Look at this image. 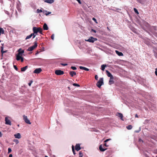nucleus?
<instances>
[{
    "label": "nucleus",
    "mask_w": 157,
    "mask_h": 157,
    "mask_svg": "<svg viewBox=\"0 0 157 157\" xmlns=\"http://www.w3.org/2000/svg\"><path fill=\"white\" fill-rule=\"evenodd\" d=\"M37 43L36 41H35L34 42V45L31 46L29 47L28 49L27 50L28 51H32L33 50H34L35 48L37 47Z\"/></svg>",
    "instance_id": "1"
},
{
    "label": "nucleus",
    "mask_w": 157,
    "mask_h": 157,
    "mask_svg": "<svg viewBox=\"0 0 157 157\" xmlns=\"http://www.w3.org/2000/svg\"><path fill=\"white\" fill-rule=\"evenodd\" d=\"M103 84V78H100L99 81L97 83V86L100 88L101 86Z\"/></svg>",
    "instance_id": "2"
},
{
    "label": "nucleus",
    "mask_w": 157,
    "mask_h": 157,
    "mask_svg": "<svg viewBox=\"0 0 157 157\" xmlns=\"http://www.w3.org/2000/svg\"><path fill=\"white\" fill-rule=\"evenodd\" d=\"M97 40V39L96 38H94L93 37H90L89 38L88 40H85L86 41H88L90 42L94 43L95 41Z\"/></svg>",
    "instance_id": "3"
},
{
    "label": "nucleus",
    "mask_w": 157,
    "mask_h": 157,
    "mask_svg": "<svg viewBox=\"0 0 157 157\" xmlns=\"http://www.w3.org/2000/svg\"><path fill=\"white\" fill-rule=\"evenodd\" d=\"M23 117V120L26 123L29 124H31V123L30 122V121L28 118L27 117V116H26L25 115H24Z\"/></svg>",
    "instance_id": "4"
},
{
    "label": "nucleus",
    "mask_w": 157,
    "mask_h": 157,
    "mask_svg": "<svg viewBox=\"0 0 157 157\" xmlns=\"http://www.w3.org/2000/svg\"><path fill=\"white\" fill-rule=\"evenodd\" d=\"M64 72L61 70H56L55 71V74L57 75H61L64 74Z\"/></svg>",
    "instance_id": "5"
},
{
    "label": "nucleus",
    "mask_w": 157,
    "mask_h": 157,
    "mask_svg": "<svg viewBox=\"0 0 157 157\" xmlns=\"http://www.w3.org/2000/svg\"><path fill=\"white\" fill-rule=\"evenodd\" d=\"M39 29H40V27L37 28L36 27H33V32L34 33H36V34L38 32V31H39Z\"/></svg>",
    "instance_id": "6"
},
{
    "label": "nucleus",
    "mask_w": 157,
    "mask_h": 157,
    "mask_svg": "<svg viewBox=\"0 0 157 157\" xmlns=\"http://www.w3.org/2000/svg\"><path fill=\"white\" fill-rule=\"evenodd\" d=\"M5 124H6L10 125H11V122L10 121V120H9L8 119V117H6L5 118Z\"/></svg>",
    "instance_id": "7"
},
{
    "label": "nucleus",
    "mask_w": 157,
    "mask_h": 157,
    "mask_svg": "<svg viewBox=\"0 0 157 157\" xmlns=\"http://www.w3.org/2000/svg\"><path fill=\"white\" fill-rule=\"evenodd\" d=\"M42 71L40 68H38L36 69L33 71V73L36 74H39Z\"/></svg>",
    "instance_id": "8"
},
{
    "label": "nucleus",
    "mask_w": 157,
    "mask_h": 157,
    "mask_svg": "<svg viewBox=\"0 0 157 157\" xmlns=\"http://www.w3.org/2000/svg\"><path fill=\"white\" fill-rule=\"evenodd\" d=\"M18 52V53L17 54L18 55L21 56L24 52V51L23 50H22L21 48L19 49Z\"/></svg>",
    "instance_id": "9"
},
{
    "label": "nucleus",
    "mask_w": 157,
    "mask_h": 157,
    "mask_svg": "<svg viewBox=\"0 0 157 157\" xmlns=\"http://www.w3.org/2000/svg\"><path fill=\"white\" fill-rule=\"evenodd\" d=\"M103 146L102 144H101L99 146V149L101 151H104L106 150H107V148H103Z\"/></svg>",
    "instance_id": "10"
},
{
    "label": "nucleus",
    "mask_w": 157,
    "mask_h": 157,
    "mask_svg": "<svg viewBox=\"0 0 157 157\" xmlns=\"http://www.w3.org/2000/svg\"><path fill=\"white\" fill-rule=\"evenodd\" d=\"M106 74L108 77H109L111 79L113 77L111 73L108 71L106 70Z\"/></svg>",
    "instance_id": "11"
},
{
    "label": "nucleus",
    "mask_w": 157,
    "mask_h": 157,
    "mask_svg": "<svg viewBox=\"0 0 157 157\" xmlns=\"http://www.w3.org/2000/svg\"><path fill=\"white\" fill-rule=\"evenodd\" d=\"M81 149V148L80 147V144H77L75 146V149L77 151H79Z\"/></svg>",
    "instance_id": "12"
},
{
    "label": "nucleus",
    "mask_w": 157,
    "mask_h": 157,
    "mask_svg": "<svg viewBox=\"0 0 157 157\" xmlns=\"http://www.w3.org/2000/svg\"><path fill=\"white\" fill-rule=\"evenodd\" d=\"M69 74L72 77H73L74 75H76V73L74 71H70Z\"/></svg>",
    "instance_id": "13"
},
{
    "label": "nucleus",
    "mask_w": 157,
    "mask_h": 157,
    "mask_svg": "<svg viewBox=\"0 0 157 157\" xmlns=\"http://www.w3.org/2000/svg\"><path fill=\"white\" fill-rule=\"evenodd\" d=\"M14 136L15 138L20 139L21 138V136L19 133H17L14 135Z\"/></svg>",
    "instance_id": "14"
},
{
    "label": "nucleus",
    "mask_w": 157,
    "mask_h": 157,
    "mask_svg": "<svg viewBox=\"0 0 157 157\" xmlns=\"http://www.w3.org/2000/svg\"><path fill=\"white\" fill-rule=\"evenodd\" d=\"M79 68L81 70H84L86 71H89V69L88 68L82 66H80Z\"/></svg>",
    "instance_id": "15"
},
{
    "label": "nucleus",
    "mask_w": 157,
    "mask_h": 157,
    "mask_svg": "<svg viewBox=\"0 0 157 157\" xmlns=\"http://www.w3.org/2000/svg\"><path fill=\"white\" fill-rule=\"evenodd\" d=\"M44 1L45 2L50 4L53 3L54 2L53 0H44Z\"/></svg>",
    "instance_id": "16"
},
{
    "label": "nucleus",
    "mask_w": 157,
    "mask_h": 157,
    "mask_svg": "<svg viewBox=\"0 0 157 157\" xmlns=\"http://www.w3.org/2000/svg\"><path fill=\"white\" fill-rule=\"evenodd\" d=\"M116 115H117V116H118V117H120L121 120H123V115L122 113H118Z\"/></svg>",
    "instance_id": "17"
},
{
    "label": "nucleus",
    "mask_w": 157,
    "mask_h": 157,
    "mask_svg": "<svg viewBox=\"0 0 157 157\" xmlns=\"http://www.w3.org/2000/svg\"><path fill=\"white\" fill-rule=\"evenodd\" d=\"M43 29L45 30H48V27L46 23H44V25Z\"/></svg>",
    "instance_id": "18"
},
{
    "label": "nucleus",
    "mask_w": 157,
    "mask_h": 157,
    "mask_svg": "<svg viewBox=\"0 0 157 157\" xmlns=\"http://www.w3.org/2000/svg\"><path fill=\"white\" fill-rule=\"evenodd\" d=\"M28 67V66H26L24 67H22L21 68V71H25L27 69Z\"/></svg>",
    "instance_id": "19"
},
{
    "label": "nucleus",
    "mask_w": 157,
    "mask_h": 157,
    "mask_svg": "<svg viewBox=\"0 0 157 157\" xmlns=\"http://www.w3.org/2000/svg\"><path fill=\"white\" fill-rule=\"evenodd\" d=\"M113 78L112 79L111 78H110V79L109 81V84L110 85H111V84H112L114 83V82L113 80Z\"/></svg>",
    "instance_id": "20"
},
{
    "label": "nucleus",
    "mask_w": 157,
    "mask_h": 157,
    "mask_svg": "<svg viewBox=\"0 0 157 157\" xmlns=\"http://www.w3.org/2000/svg\"><path fill=\"white\" fill-rule=\"evenodd\" d=\"M115 52L119 56H122L123 55V54L121 52H119L117 50H116Z\"/></svg>",
    "instance_id": "21"
},
{
    "label": "nucleus",
    "mask_w": 157,
    "mask_h": 157,
    "mask_svg": "<svg viewBox=\"0 0 157 157\" xmlns=\"http://www.w3.org/2000/svg\"><path fill=\"white\" fill-rule=\"evenodd\" d=\"M21 57H22L21 56L17 54L16 59L17 61H19L20 60V59H21Z\"/></svg>",
    "instance_id": "22"
},
{
    "label": "nucleus",
    "mask_w": 157,
    "mask_h": 157,
    "mask_svg": "<svg viewBox=\"0 0 157 157\" xmlns=\"http://www.w3.org/2000/svg\"><path fill=\"white\" fill-rule=\"evenodd\" d=\"M132 125H129L126 126V128L128 130H130L132 129Z\"/></svg>",
    "instance_id": "23"
},
{
    "label": "nucleus",
    "mask_w": 157,
    "mask_h": 157,
    "mask_svg": "<svg viewBox=\"0 0 157 157\" xmlns=\"http://www.w3.org/2000/svg\"><path fill=\"white\" fill-rule=\"evenodd\" d=\"M43 11L44 13H45V14L46 15H49L51 13V12H48L47 13L46 10H43Z\"/></svg>",
    "instance_id": "24"
},
{
    "label": "nucleus",
    "mask_w": 157,
    "mask_h": 157,
    "mask_svg": "<svg viewBox=\"0 0 157 157\" xmlns=\"http://www.w3.org/2000/svg\"><path fill=\"white\" fill-rule=\"evenodd\" d=\"M106 65L104 64L102 65L101 66V69L102 71H104L105 69V68L106 67Z\"/></svg>",
    "instance_id": "25"
},
{
    "label": "nucleus",
    "mask_w": 157,
    "mask_h": 157,
    "mask_svg": "<svg viewBox=\"0 0 157 157\" xmlns=\"http://www.w3.org/2000/svg\"><path fill=\"white\" fill-rule=\"evenodd\" d=\"M72 151L73 152L74 154V155L76 153H75V150L74 147V146H73V145H72Z\"/></svg>",
    "instance_id": "26"
},
{
    "label": "nucleus",
    "mask_w": 157,
    "mask_h": 157,
    "mask_svg": "<svg viewBox=\"0 0 157 157\" xmlns=\"http://www.w3.org/2000/svg\"><path fill=\"white\" fill-rule=\"evenodd\" d=\"M36 34V33H34V32L33 33H32L31 34V36H32H32H33V38H35V36H36V34Z\"/></svg>",
    "instance_id": "27"
},
{
    "label": "nucleus",
    "mask_w": 157,
    "mask_h": 157,
    "mask_svg": "<svg viewBox=\"0 0 157 157\" xmlns=\"http://www.w3.org/2000/svg\"><path fill=\"white\" fill-rule=\"evenodd\" d=\"M79 157H83V154L82 152L81 151H80L79 152Z\"/></svg>",
    "instance_id": "28"
},
{
    "label": "nucleus",
    "mask_w": 157,
    "mask_h": 157,
    "mask_svg": "<svg viewBox=\"0 0 157 157\" xmlns=\"http://www.w3.org/2000/svg\"><path fill=\"white\" fill-rule=\"evenodd\" d=\"M20 6H21V5L20 4H17V10H20V9H21Z\"/></svg>",
    "instance_id": "29"
},
{
    "label": "nucleus",
    "mask_w": 157,
    "mask_h": 157,
    "mask_svg": "<svg viewBox=\"0 0 157 157\" xmlns=\"http://www.w3.org/2000/svg\"><path fill=\"white\" fill-rule=\"evenodd\" d=\"M32 37V36H31V34H30V35L28 36H26L25 39L27 40L28 39H29L30 38H31Z\"/></svg>",
    "instance_id": "30"
},
{
    "label": "nucleus",
    "mask_w": 157,
    "mask_h": 157,
    "mask_svg": "<svg viewBox=\"0 0 157 157\" xmlns=\"http://www.w3.org/2000/svg\"><path fill=\"white\" fill-rule=\"evenodd\" d=\"M73 85L74 86H77L78 87L80 86V85L79 84H77V83H74L73 84Z\"/></svg>",
    "instance_id": "31"
},
{
    "label": "nucleus",
    "mask_w": 157,
    "mask_h": 157,
    "mask_svg": "<svg viewBox=\"0 0 157 157\" xmlns=\"http://www.w3.org/2000/svg\"><path fill=\"white\" fill-rule=\"evenodd\" d=\"M71 68L73 70H75L77 69L76 67L74 66H71Z\"/></svg>",
    "instance_id": "32"
},
{
    "label": "nucleus",
    "mask_w": 157,
    "mask_h": 157,
    "mask_svg": "<svg viewBox=\"0 0 157 157\" xmlns=\"http://www.w3.org/2000/svg\"><path fill=\"white\" fill-rule=\"evenodd\" d=\"M39 31H38L40 33L42 34V29L40 28V29L39 30Z\"/></svg>",
    "instance_id": "33"
},
{
    "label": "nucleus",
    "mask_w": 157,
    "mask_h": 157,
    "mask_svg": "<svg viewBox=\"0 0 157 157\" xmlns=\"http://www.w3.org/2000/svg\"><path fill=\"white\" fill-rule=\"evenodd\" d=\"M11 151H12L11 149L10 148H9L8 149V154L10 153V152H11Z\"/></svg>",
    "instance_id": "34"
},
{
    "label": "nucleus",
    "mask_w": 157,
    "mask_h": 157,
    "mask_svg": "<svg viewBox=\"0 0 157 157\" xmlns=\"http://www.w3.org/2000/svg\"><path fill=\"white\" fill-rule=\"evenodd\" d=\"M2 50H1V52H2V54L4 53H5V52H6V51H3V48H2Z\"/></svg>",
    "instance_id": "35"
},
{
    "label": "nucleus",
    "mask_w": 157,
    "mask_h": 157,
    "mask_svg": "<svg viewBox=\"0 0 157 157\" xmlns=\"http://www.w3.org/2000/svg\"><path fill=\"white\" fill-rule=\"evenodd\" d=\"M13 141L14 142H15L16 144H17L19 142L18 140L17 139L14 140Z\"/></svg>",
    "instance_id": "36"
},
{
    "label": "nucleus",
    "mask_w": 157,
    "mask_h": 157,
    "mask_svg": "<svg viewBox=\"0 0 157 157\" xmlns=\"http://www.w3.org/2000/svg\"><path fill=\"white\" fill-rule=\"evenodd\" d=\"M92 20L94 21V22L96 23H97V21L96 19L94 18H92Z\"/></svg>",
    "instance_id": "37"
},
{
    "label": "nucleus",
    "mask_w": 157,
    "mask_h": 157,
    "mask_svg": "<svg viewBox=\"0 0 157 157\" xmlns=\"http://www.w3.org/2000/svg\"><path fill=\"white\" fill-rule=\"evenodd\" d=\"M111 139H107L105 141H104V142L105 143H106L107 142H108V141L110 140Z\"/></svg>",
    "instance_id": "38"
},
{
    "label": "nucleus",
    "mask_w": 157,
    "mask_h": 157,
    "mask_svg": "<svg viewBox=\"0 0 157 157\" xmlns=\"http://www.w3.org/2000/svg\"><path fill=\"white\" fill-rule=\"evenodd\" d=\"M51 38L52 40H54V34H53L51 36Z\"/></svg>",
    "instance_id": "39"
},
{
    "label": "nucleus",
    "mask_w": 157,
    "mask_h": 157,
    "mask_svg": "<svg viewBox=\"0 0 157 157\" xmlns=\"http://www.w3.org/2000/svg\"><path fill=\"white\" fill-rule=\"evenodd\" d=\"M13 67H14V68L16 70V71H17L18 70V68H17V66L15 65H14L13 66Z\"/></svg>",
    "instance_id": "40"
},
{
    "label": "nucleus",
    "mask_w": 157,
    "mask_h": 157,
    "mask_svg": "<svg viewBox=\"0 0 157 157\" xmlns=\"http://www.w3.org/2000/svg\"><path fill=\"white\" fill-rule=\"evenodd\" d=\"M61 64L62 65V66H66L67 65V63H61Z\"/></svg>",
    "instance_id": "41"
},
{
    "label": "nucleus",
    "mask_w": 157,
    "mask_h": 157,
    "mask_svg": "<svg viewBox=\"0 0 157 157\" xmlns=\"http://www.w3.org/2000/svg\"><path fill=\"white\" fill-rule=\"evenodd\" d=\"M95 78L96 80H98V77L97 75H96L95 76Z\"/></svg>",
    "instance_id": "42"
},
{
    "label": "nucleus",
    "mask_w": 157,
    "mask_h": 157,
    "mask_svg": "<svg viewBox=\"0 0 157 157\" xmlns=\"http://www.w3.org/2000/svg\"><path fill=\"white\" fill-rule=\"evenodd\" d=\"M37 13H40L43 12V10H36Z\"/></svg>",
    "instance_id": "43"
},
{
    "label": "nucleus",
    "mask_w": 157,
    "mask_h": 157,
    "mask_svg": "<svg viewBox=\"0 0 157 157\" xmlns=\"http://www.w3.org/2000/svg\"><path fill=\"white\" fill-rule=\"evenodd\" d=\"M33 82V81H31L30 82H29V83H28V85H29V86H30L31 85V84H32V83Z\"/></svg>",
    "instance_id": "44"
},
{
    "label": "nucleus",
    "mask_w": 157,
    "mask_h": 157,
    "mask_svg": "<svg viewBox=\"0 0 157 157\" xmlns=\"http://www.w3.org/2000/svg\"><path fill=\"white\" fill-rule=\"evenodd\" d=\"M5 13L8 15H10V13L8 12L7 10H6L5 11Z\"/></svg>",
    "instance_id": "45"
},
{
    "label": "nucleus",
    "mask_w": 157,
    "mask_h": 157,
    "mask_svg": "<svg viewBox=\"0 0 157 157\" xmlns=\"http://www.w3.org/2000/svg\"><path fill=\"white\" fill-rule=\"evenodd\" d=\"M20 60H21V62H23L24 61V58L22 57H21V58L20 59Z\"/></svg>",
    "instance_id": "46"
},
{
    "label": "nucleus",
    "mask_w": 157,
    "mask_h": 157,
    "mask_svg": "<svg viewBox=\"0 0 157 157\" xmlns=\"http://www.w3.org/2000/svg\"><path fill=\"white\" fill-rule=\"evenodd\" d=\"M155 75L157 76V68L155 69Z\"/></svg>",
    "instance_id": "47"
},
{
    "label": "nucleus",
    "mask_w": 157,
    "mask_h": 157,
    "mask_svg": "<svg viewBox=\"0 0 157 157\" xmlns=\"http://www.w3.org/2000/svg\"><path fill=\"white\" fill-rule=\"evenodd\" d=\"M135 13L137 14H139V12H138V10H134Z\"/></svg>",
    "instance_id": "48"
},
{
    "label": "nucleus",
    "mask_w": 157,
    "mask_h": 157,
    "mask_svg": "<svg viewBox=\"0 0 157 157\" xmlns=\"http://www.w3.org/2000/svg\"><path fill=\"white\" fill-rule=\"evenodd\" d=\"M104 145L105 146V147H108L109 146V145H107V144L106 143H105L104 144Z\"/></svg>",
    "instance_id": "49"
},
{
    "label": "nucleus",
    "mask_w": 157,
    "mask_h": 157,
    "mask_svg": "<svg viewBox=\"0 0 157 157\" xmlns=\"http://www.w3.org/2000/svg\"><path fill=\"white\" fill-rule=\"evenodd\" d=\"M92 31H93V32H94L95 33H96V31L95 30H94L93 29H92Z\"/></svg>",
    "instance_id": "50"
},
{
    "label": "nucleus",
    "mask_w": 157,
    "mask_h": 157,
    "mask_svg": "<svg viewBox=\"0 0 157 157\" xmlns=\"http://www.w3.org/2000/svg\"><path fill=\"white\" fill-rule=\"evenodd\" d=\"M76 0L78 2L79 4H81V2H80V0Z\"/></svg>",
    "instance_id": "51"
},
{
    "label": "nucleus",
    "mask_w": 157,
    "mask_h": 157,
    "mask_svg": "<svg viewBox=\"0 0 157 157\" xmlns=\"http://www.w3.org/2000/svg\"><path fill=\"white\" fill-rule=\"evenodd\" d=\"M2 136V132H0V137H1Z\"/></svg>",
    "instance_id": "52"
},
{
    "label": "nucleus",
    "mask_w": 157,
    "mask_h": 157,
    "mask_svg": "<svg viewBox=\"0 0 157 157\" xmlns=\"http://www.w3.org/2000/svg\"><path fill=\"white\" fill-rule=\"evenodd\" d=\"M135 117H137V118H138L139 117L137 114H136L135 115Z\"/></svg>",
    "instance_id": "53"
},
{
    "label": "nucleus",
    "mask_w": 157,
    "mask_h": 157,
    "mask_svg": "<svg viewBox=\"0 0 157 157\" xmlns=\"http://www.w3.org/2000/svg\"><path fill=\"white\" fill-rule=\"evenodd\" d=\"M13 155H12L11 154H10L9 155V157H12Z\"/></svg>",
    "instance_id": "54"
},
{
    "label": "nucleus",
    "mask_w": 157,
    "mask_h": 157,
    "mask_svg": "<svg viewBox=\"0 0 157 157\" xmlns=\"http://www.w3.org/2000/svg\"><path fill=\"white\" fill-rule=\"evenodd\" d=\"M39 52H38V51H37L36 53L35 54V55H37V54H38L39 53Z\"/></svg>",
    "instance_id": "55"
},
{
    "label": "nucleus",
    "mask_w": 157,
    "mask_h": 157,
    "mask_svg": "<svg viewBox=\"0 0 157 157\" xmlns=\"http://www.w3.org/2000/svg\"><path fill=\"white\" fill-rule=\"evenodd\" d=\"M133 10H137V9L136 8H134Z\"/></svg>",
    "instance_id": "56"
},
{
    "label": "nucleus",
    "mask_w": 157,
    "mask_h": 157,
    "mask_svg": "<svg viewBox=\"0 0 157 157\" xmlns=\"http://www.w3.org/2000/svg\"><path fill=\"white\" fill-rule=\"evenodd\" d=\"M45 157H48V156L46 155V156H45Z\"/></svg>",
    "instance_id": "57"
},
{
    "label": "nucleus",
    "mask_w": 157,
    "mask_h": 157,
    "mask_svg": "<svg viewBox=\"0 0 157 157\" xmlns=\"http://www.w3.org/2000/svg\"><path fill=\"white\" fill-rule=\"evenodd\" d=\"M1 42V41H0V42Z\"/></svg>",
    "instance_id": "58"
}]
</instances>
